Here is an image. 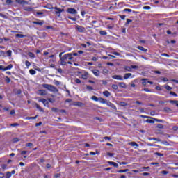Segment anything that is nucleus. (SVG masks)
Instances as JSON below:
<instances>
[{"label": "nucleus", "instance_id": "46", "mask_svg": "<svg viewBox=\"0 0 178 178\" xmlns=\"http://www.w3.org/2000/svg\"><path fill=\"white\" fill-rule=\"evenodd\" d=\"M7 55L8 56H12V51L11 50H8L7 51Z\"/></svg>", "mask_w": 178, "mask_h": 178}, {"label": "nucleus", "instance_id": "11", "mask_svg": "<svg viewBox=\"0 0 178 178\" xmlns=\"http://www.w3.org/2000/svg\"><path fill=\"white\" fill-rule=\"evenodd\" d=\"M118 86H119L121 88H127V85H126V83H124V82H120V83H118Z\"/></svg>", "mask_w": 178, "mask_h": 178}, {"label": "nucleus", "instance_id": "54", "mask_svg": "<svg viewBox=\"0 0 178 178\" xmlns=\"http://www.w3.org/2000/svg\"><path fill=\"white\" fill-rule=\"evenodd\" d=\"M161 173L162 175H168V174L169 173V172H168V171H166V170H163V171L161 172Z\"/></svg>", "mask_w": 178, "mask_h": 178}, {"label": "nucleus", "instance_id": "21", "mask_svg": "<svg viewBox=\"0 0 178 178\" xmlns=\"http://www.w3.org/2000/svg\"><path fill=\"white\" fill-rule=\"evenodd\" d=\"M32 23L33 24H38L39 26H42V24H44V22L33 21Z\"/></svg>", "mask_w": 178, "mask_h": 178}, {"label": "nucleus", "instance_id": "18", "mask_svg": "<svg viewBox=\"0 0 178 178\" xmlns=\"http://www.w3.org/2000/svg\"><path fill=\"white\" fill-rule=\"evenodd\" d=\"M13 67V65L12 64H10L3 69V72H6V70H9L12 69Z\"/></svg>", "mask_w": 178, "mask_h": 178}, {"label": "nucleus", "instance_id": "55", "mask_svg": "<svg viewBox=\"0 0 178 178\" xmlns=\"http://www.w3.org/2000/svg\"><path fill=\"white\" fill-rule=\"evenodd\" d=\"M25 65H26V66H27V67H29V66H31V63H30V62H29L28 60H26V61L25 62Z\"/></svg>", "mask_w": 178, "mask_h": 178}, {"label": "nucleus", "instance_id": "31", "mask_svg": "<svg viewBox=\"0 0 178 178\" xmlns=\"http://www.w3.org/2000/svg\"><path fill=\"white\" fill-rule=\"evenodd\" d=\"M111 54L113 55H115L116 56H120V54L119 52H117V51H112Z\"/></svg>", "mask_w": 178, "mask_h": 178}, {"label": "nucleus", "instance_id": "63", "mask_svg": "<svg viewBox=\"0 0 178 178\" xmlns=\"http://www.w3.org/2000/svg\"><path fill=\"white\" fill-rule=\"evenodd\" d=\"M124 12H131V9H129V8H125L124 10Z\"/></svg>", "mask_w": 178, "mask_h": 178}, {"label": "nucleus", "instance_id": "4", "mask_svg": "<svg viewBox=\"0 0 178 178\" xmlns=\"http://www.w3.org/2000/svg\"><path fill=\"white\" fill-rule=\"evenodd\" d=\"M60 65H62V66H65V65H66V63H67V58H65V56H63V57L60 58Z\"/></svg>", "mask_w": 178, "mask_h": 178}, {"label": "nucleus", "instance_id": "25", "mask_svg": "<svg viewBox=\"0 0 178 178\" xmlns=\"http://www.w3.org/2000/svg\"><path fill=\"white\" fill-rule=\"evenodd\" d=\"M126 172H129V169L120 170L117 171L118 173H126Z\"/></svg>", "mask_w": 178, "mask_h": 178}, {"label": "nucleus", "instance_id": "9", "mask_svg": "<svg viewBox=\"0 0 178 178\" xmlns=\"http://www.w3.org/2000/svg\"><path fill=\"white\" fill-rule=\"evenodd\" d=\"M113 79H115V80H123V76L121 75H114L112 76Z\"/></svg>", "mask_w": 178, "mask_h": 178}, {"label": "nucleus", "instance_id": "42", "mask_svg": "<svg viewBox=\"0 0 178 178\" xmlns=\"http://www.w3.org/2000/svg\"><path fill=\"white\" fill-rule=\"evenodd\" d=\"M13 143H17L19 141V138H14L13 140H12Z\"/></svg>", "mask_w": 178, "mask_h": 178}, {"label": "nucleus", "instance_id": "30", "mask_svg": "<svg viewBox=\"0 0 178 178\" xmlns=\"http://www.w3.org/2000/svg\"><path fill=\"white\" fill-rule=\"evenodd\" d=\"M164 112H167V113H169V112H171V109L169 107H165L163 108Z\"/></svg>", "mask_w": 178, "mask_h": 178}, {"label": "nucleus", "instance_id": "19", "mask_svg": "<svg viewBox=\"0 0 178 178\" xmlns=\"http://www.w3.org/2000/svg\"><path fill=\"white\" fill-rule=\"evenodd\" d=\"M148 140L149 141H152L153 140L154 141H157L159 143L161 142V139L156 138H148Z\"/></svg>", "mask_w": 178, "mask_h": 178}, {"label": "nucleus", "instance_id": "36", "mask_svg": "<svg viewBox=\"0 0 178 178\" xmlns=\"http://www.w3.org/2000/svg\"><path fill=\"white\" fill-rule=\"evenodd\" d=\"M124 70H127V72H131V67L129 66L124 67Z\"/></svg>", "mask_w": 178, "mask_h": 178}, {"label": "nucleus", "instance_id": "5", "mask_svg": "<svg viewBox=\"0 0 178 178\" xmlns=\"http://www.w3.org/2000/svg\"><path fill=\"white\" fill-rule=\"evenodd\" d=\"M54 9H55L56 11V15H57V16H60V13L62 12H65V9H60L58 7H54Z\"/></svg>", "mask_w": 178, "mask_h": 178}, {"label": "nucleus", "instance_id": "60", "mask_svg": "<svg viewBox=\"0 0 178 178\" xmlns=\"http://www.w3.org/2000/svg\"><path fill=\"white\" fill-rule=\"evenodd\" d=\"M172 130H174V131H177V130H178V127H177V126H174V127H172Z\"/></svg>", "mask_w": 178, "mask_h": 178}, {"label": "nucleus", "instance_id": "1", "mask_svg": "<svg viewBox=\"0 0 178 178\" xmlns=\"http://www.w3.org/2000/svg\"><path fill=\"white\" fill-rule=\"evenodd\" d=\"M42 87L44 88H46V90H48L49 91H51V92H58V88L54 86L53 85H49L47 83H44L42 85Z\"/></svg>", "mask_w": 178, "mask_h": 178}, {"label": "nucleus", "instance_id": "6", "mask_svg": "<svg viewBox=\"0 0 178 178\" xmlns=\"http://www.w3.org/2000/svg\"><path fill=\"white\" fill-rule=\"evenodd\" d=\"M64 56H65V58H67V59L69 60H73V53H68L67 54H65Z\"/></svg>", "mask_w": 178, "mask_h": 178}, {"label": "nucleus", "instance_id": "22", "mask_svg": "<svg viewBox=\"0 0 178 178\" xmlns=\"http://www.w3.org/2000/svg\"><path fill=\"white\" fill-rule=\"evenodd\" d=\"M24 10H26V12H33V10H34V9L31 7H26L24 8Z\"/></svg>", "mask_w": 178, "mask_h": 178}, {"label": "nucleus", "instance_id": "57", "mask_svg": "<svg viewBox=\"0 0 178 178\" xmlns=\"http://www.w3.org/2000/svg\"><path fill=\"white\" fill-rule=\"evenodd\" d=\"M155 155H158V156H163V154L159 152H156Z\"/></svg>", "mask_w": 178, "mask_h": 178}, {"label": "nucleus", "instance_id": "43", "mask_svg": "<svg viewBox=\"0 0 178 178\" xmlns=\"http://www.w3.org/2000/svg\"><path fill=\"white\" fill-rule=\"evenodd\" d=\"M165 88L168 90V91H171L172 90V87L169 86H165Z\"/></svg>", "mask_w": 178, "mask_h": 178}, {"label": "nucleus", "instance_id": "37", "mask_svg": "<svg viewBox=\"0 0 178 178\" xmlns=\"http://www.w3.org/2000/svg\"><path fill=\"white\" fill-rule=\"evenodd\" d=\"M156 127L157 129H163V125L162 124H158Z\"/></svg>", "mask_w": 178, "mask_h": 178}, {"label": "nucleus", "instance_id": "49", "mask_svg": "<svg viewBox=\"0 0 178 178\" xmlns=\"http://www.w3.org/2000/svg\"><path fill=\"white\" fill-rule=\"evenodd\" d=\"M112 88H113V90H118V85L116 84H113L112 85Z\"/></svg>", "mask_w": 178, "mask_h": 178}, {"label": "nucleus", "instance_id": "52", "mask_svg": "<svg viewBox=\"0 0 178 178\" xmlns=\"http://www.w3.org/2000/svg\"><path fill=\"white\" fill-rule=\"evenodd\" d=\"M146 122H147V123H155V122L154 120H149V119L147 120Z\"/></svg>", "mask_w": 178, "mask_h": 178}, {"label": "nucleus", "instance_id": "16", "mask_svg": "<svg viewBox=\"0 0 178 178\" xmlns=\"http://www.w3.org/2000/svg\"><path fill=\"white\" fill-rule=\"evenodd\" d=\"M99 102H100V104H105L106 103V99L102 98V97H99Z\"/></svg>", "mask_w": 178, "mask_h": 178}, {"label": "nucleus", "instance_id": "39", "mask_svg": "<svg viewBox=\"0 0 178 178\" xmlns=\"http://www.w3.org/2000/svg\"><path fill=\"white\" fill-rule=\"evenodd\" d=\"M51 111L52 112H55V113L59 112V109H58L57 108H52Z\"/></svg>", "mask_w": 178, "mask_h": 178}, {"label": "nucleus", "instance_id": "34", "mask_svg": "<svg viewBox=\"0 0 178 178\" xmlns=\"http://www.w3.org/2000/svg\"><path fill=\"white\" fill-rule=\"evenodd\" d=\"M5 81L8 84H9V83H10V78H9L8 76H6Z\"/></svg>", "mask_w": 178, "mask_h": 178}, {"label": "nucleus", "instance_id": "35", "mask_svg": "<svg viewBox=\"0 0 178 178\" xmlns=\"http://www.w3.org/2000/svg\"><path fill=\"white\" fill-rule=\"evenodd\" d=\"M132 20L130 19H127V22L125 24V26H127L129 24H130V23H131Z\"/></svg>", "mask_w": 178, "mask_h": 178}, {"label": "nucleus", "instance_id": "28", "mask_svg": "<svg viewBox=\"0 0 178 178\" xmlns=\"http://www.w3.org/2000/svg\"><path fill=\"white\" fill-rule=\"evenodd\" d=\"M15 37H17V38H24V37H26V35H24L23 34H16Z\"/></svg>", "mask_w": 178, "mask_h": 178}, {"label": "nucleus", "instance_id": "48", "mask_svg": "<svg viewBox=\"0 0 178 178\" xmlns=\"http://www.w3.org/2000/svg\"><path fill=\"white\" fill-rule=\"evenodd\" d=\"M87 90H88L89 91H92V90H94V88L90 86H86Z\"/></svg>", "mask_w": 178, "mask_h": 178}, {"label": "nucleus", "instance_id": "14", "mask_svg": "<svg viewBox=\"0 0 178 178\" xmlns=\"http://www.w3.org/2000/svg\"><path fill=\"white\" fill-rule=\"evenodd\" d=\"M137 48L139 51H143V52H148V49L143 47V46H138Z\"/></svg>", "mask_w": 178, "mask_h": 178}, {"label": "nucleus", "instance_id": "13", "mask_svg": "<svg viewBox=\"0 0 178 178\" xmlns=\"http://www.w3.org/2000/svg\"><path fill=\"white\" fill-rule=\"evenodd\" d=\"M39 95H47V91L45 90H38Z\"/></svg>", "mask_w": 178, "mask_h": 178}, {"label": "nucleus", "instance_id": "59", "mask_svg": "<svg viewBox=\"0 0 178 178\" xmlns=\"http://www.w3.org/2000/svg\"><path fill=\"white\" fill-rule=\"evenodd\" d=\"M0 56H5V51H0Z\"/></svg>", "mask_w": 178, "mask_h": 178}, {"label": "nucleus", "instance_id": "47", "mask_svg": "<svg viewBox=\"0 0 178 178\" xmlns=\"http://www.w3.org/2000/svg\"><path fill=\"white\" fill-rule=\"evenodd\" d=\"M38 117V115L35 117H27L26 119V120H30L31 119H35Z\"/></svg>", "mask_w": 178, "mask_h": 178}, {"label": "nucleus", "instance_id": "15", "mask_svg": "<svg viewBox=\"0 0 178 178\" xmlns=\"http://www.w3.org/2000/svg\"><path fill=\"white\" fill-rule=\"evenodd\" d=\"M108 165H113V166H114V168H118V166H119V165H118V163H116L115 162H113V161H108Z\"/></svg>", "mask_w": 178, "mask_h": 178}, {"label": "nucleus", "instance_id": "23", "mask_svg": "<svg viewBox=\"0 0 178 178\" xmlns=\"http://www.w3.org/2000/svg\"><path fill=\"white\" fill-rule=\"evenodd\" d=\"M35 106H36L37 109H38V111H40V112H44V109H42V108H41V106L40 105H38V104H36Z\"/></svg>", "mask_w": 178, "mask_h": 178}, {"label": "nucleus", "instance_id": "61", "mask_svg": "<svg viewBox=\"0 0 178 178\" xmlns=\"http://www.w3.org/2000/svg\"><path fill=\"white\" fill-rule=\"evenodd\" d=\"M143 9L149 10V9H151V8L148 6H145L143 7Z\"/></svg>", "mask_w": 178, "mask_h": 178}, {"label": "nucleus", "instance_id": "7", "mask_svg": "<svg viewBox=\"0 0 178 178\" xmlns=\"http://www.w3.org/2000/svg\"><path fill=\"white\" fill-rule=\"evenodd\" d=\"M81 77L83 79V80H87V79H88V72H83L81 75Z\"/></svg>", "mask_w": 178, "mask_h": 178}, {"label": "nucleus", "instance_id": "20", "mask_svg": "<svg viewBox=\"0 0 178 178\" xmlns=\"http://www.w3.org/2000/svg\"><path fill=\"white\" fill-rule=\"evenodd\" d=\"M131 77V73H127L124 76V80H127V79Z\"/></svg>", "mask_w": 178, "mask_h": 178}, {"label": "nucleus", "instance_id": "29", "mask_svg": "<svg viewBox=\"0 0 178 178\" xmlns=\"http://www.w3.org/2000/svg\"><path fill=\"white\" fill-rule=\"evenodd\" d=\"M29 73H30V74H31L32 76H34V74H35V73H37V72H36L35 70H33V69H31V70H29Z\"/></svg>", "mask_w": 178, "mask_h": 178}, {"label": "nucleus", "instance_id": "40", "mask_svg": "<svg viewBox=\"0 0 178 178\" xmlns=\"http://www.w3.org/2000/svg\"><path fill=\"white\" fill-rule=\"evenodd\" d=\"M103 73L104 74H108V73H109V70H108V69H103Z\"/></svg>", "mask_w": 178, "mask_h": 178}, {"label": "nucleus", "instance_id": "10", "mask_svg": "<svg viewBox=\"0 0 178 178\" xmlns=\"http://www.w3.org/2000/svg\"><path fill=\"white\" fill-rule=\"evenodd\" d=\"M39 102H42L44 105V106H47V105H48L49 104L48 101H47V99H39Z\"/></svg>", "mask_w": 178, "mask_h": 178}, {"label": "nucleus", "instance_id": "56", "mask_svg": "<svg viewBox=\"0 0 178 178\" xmlns=\"http://www.w3.org/2000/svg\"><path fill=\"white\" fill-rule=\"evenodd\" d=\"M178 101L177 100H170V104H177Z\"/></svg>", "mask_w": 178, "mask_h": 178}, {"label": "nucleus", "instance_id": "58", "mask_svg": "<svg viewBox=\"0 0 178 178\" xmlns=\"http://www.w3.org/2000/svg\"><path fill=\"white\" fill-rule=\"evenodd\" d=\"M68 19H70V20H72V22H76V20H77L76 18L72 17H68Z\"/></svg>", "mask_w": 178, "mask_h": 178}, {"label": "nucleus", "instance_id": "38", "mask_svg": "<svg viewBox=\"0 0 178 178\" xmlns=\"http://www.w3.org/2000/svg\"><path fill=\"white\" fill-rule=\"evenodd\" d=\"M28 55L30 58H35L34 54H33L32 52H29Z\"/></svg>", "mask_w": 178, "mask_h": 178}, {"label": "nucleus", "instance_id": "62", "mask_svg": "<svg viewBox=\"0 0 178 178\" xmlns=\"http://www.w3.org/2000/svg\"><path fill=\"white\" fill-rule=\"evenodd\" d=\"M170 95H173L174 97H177V94L175 93L174 92H170Z\"/></svg>", "mask_w": 178, "mask_h": 178}, {"label": "nucleus", "instance_id": "26", "mask_svg": "<svg viewBox=\"0 0 178 178\" xmlns=\"http://www.w3.org/2000/svg\"><path fill=\"white\" fill-rule=\"evenodd\" d=\"M118 105H120V106H127V103L124 102H121L118 104Z\"/></svg>", "mask_w": 178, "mask_h": 178}, {"label": "nucleus", "instance_id": "45", "mask_svg": "<svg viewBox=\"0 0 178 178\" xmlns=\"http://www.w3.org/2000/svg\"><path fill=\"white\" fill-rule=\"evenodd\" d=\"M110 107L112 108L113 109H115V111H116V106H115V104H110Z\"/></svg>", "mask_w": 178, "mask_h": 178}, {"label": "nucleus", "instance_id": "50", "mask_svg": "<svg viewBox=\"0 0 178 178\" xmlns=\"http://www.w3.org/2000/svg\"><path fill=\"white\" fill-rule=\"evenodd\" d=\"M75 82L76 83V84H80L81 83V81L79 79H75Z\"/></svg>", "mask_w": 178, "mask_h": 178}, {"label": "nucleus", "instance_id": "41", "mask_svg": "<svg viewBox=\"0 0 178 178\" xmlns=\"http://www.w3.org/2000/svg\"><path fill=\"white\" fill-rule=\"evenodd\" d=\"M104 104H106V105H107V106H111L112 102H111L108 100H106V103H104Z\"/></svg>", "mask_w": 178, "mask_h": 178}, {"label": "nucleus", "instance_id": "17", "mask_svg": "<svg viewBox=\"0 0 178 178\" xmlns=\"http://www.w3.org/2000/svg\"><path fill=\"white\" fill-rule=\"evenodd\" d=\"M103 95H104V97H111V92H109V91L106 90L104 92H103Z\"/></svg>", "mask_w": 178, "mask_h": 178}, {"label": "nucleus", "instance_id": "51", "mask_svg": "<svg viewBox=\"0 0 178 178\" xmlns=\"http://www.w3.org/2000/svg\"><path fill=\"white\" fill-rule=\"evenodd\" d=\"M12 0H6V5H10V3H12Z\"/></svg>", "mask_w": 178, "mask_h": 178}, {"label": "nucleus", "instance_id": "44", "mask_svg": "<svg viewBox=\"0 0 178 178\" xmlns=\"http://www.w3.org/2000/svg\"><path fill=\"white\" fill-rule=\"evenodd\" d=\"M6 175L8 177H12V173L10 172H7Z\"/></svg>", "mask_w": 178, "mask_h": 178}, {"label": "nucleus", "instance_id": "33", "mask_svg": "<svg viewBox=\"0 0 178 178\" xmlns=\"http://www.w3.org/2000/svg\"><path fill=\"white\" fill-rule=\"evenodd\" d=\"M99 98L97 97V96H92L91 97V99H92V101H96V102H98Z\"/></svg>", "mask_w": 178, "mask_h": 178}, {"label": "nucleus", "instance_id": "24", "mask_svg": "<svg viewBox=\"0 0 178 178\" xmlns=\"http://www.w3.org/2000/svg\"><path fill=\"white\" fill-rule=\"evenodd\" d=\"M129 145H131V147H138V144L136 142H131L129 143Z\"/></svg>", "mask_w": 178, "mask_h": 178}, {"label": "nucleus", "instance_id": "53", "mask_svg": "<svg viewBox=\"0 0 178 178\" xmlns=\"http://www.w3.org/2000/svg\"><path fill=\"white\" fill-rule=\"evenodd\" d=\"M54 84L55 86H59V84H60V82H59V81H56V80H54Z\"/></svg>", "mask_w": 178, "mask_h": 178}, {"label": "nucleus", "instance_id": "12", "mask_svg": "<svg viewBox=\"0 0 178 178\" xmlns=\"http://www.w3.org/2000/svg\"><path fill=\"white\" fill-rule=\"evenodd\" d=\"M92 73H93L94 76H96L97 77L99 76V70H92Z\"/></svg>", "mask_w": 178, "mask_h": 178}, {"label": "nucleus", "instance_id": "3", "mask_svg": "<svg viewBox=\"0 0 178 178\" xmlns=\"http://www.w3.org/2000/svg\"><path fill=\"white\" fill-rule=\"evenodd\" d=\"M67 12L70 15H77V10L73 8H67Z\"/></svg>", "mask_w": 178, "mask_h": 178}, {"label": "nucleus", "instance_id": "8", "mask_svg": "<svg viewBox=\"0 0 178 178\" xmlns=\"http://www.w3.org/2000/svg\"><path fill=\"white\" fill-rule=\"evenodd\" d=\"M16 3H19V5H26L27 1L26 0H15Z\"/></svg>", "mask_w": 178, "mask_h": 178}, {"label": "nucleus", "instance_id": "64", "mask_svg": "<svg viewBox=\"0 0 178 178\" xmlns=\"http://www.w3.org/2000/svg\"><path fill=\"white\" fill-rule=\"evenodd\" d=\"M5 177V174H3V172H0V178H3Z\"/></svg>", "mask_w": 178, "mask_h": 178}, {"label": "nucleus", "instance_id": "32", "mask_svg": "<svg viewBox=\"0 0 178 178\" xmlns=\"http://www.w3.org/2000/svg\"><path fill=\"white\" fill-rule=\"evenodd\" d=\"M99 34H100L101 35H106L107 33H106V31H99Z\"/></svg>", "mask_w": 178, "mask_h": 178}, {"label": "nucleus", "instance_id": "2", "mask_svg": "<svg viewBox=\"0 0 178 178\" xmlns=\"http://www.w3.org/2000/svg\"><path fill=\"white\" fill-rule=\"evenodd\" d=\"M75 29L77 30L79 33H86V28L84 26L76 25Z\"/></svg>", "mask_w": 178, "mask_h": 178}, {"label": "nucleus", "instance_id": "27", "mask_svg": "<svg viewBox=\"0 0 178 178\" xmlns=\"http://www.w3.org/2000/svg\"><path fill=\"white\" fill-rule=\"evenodd\" d=\"M74 105H75V106H83V103L80 102H76L74 104Z\"/></svg>", "mask_w": 178, "mask_h": 178}]
</instances>
